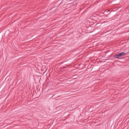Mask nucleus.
Masks as SVG:
<instances>
[{"instance_id": "f257e3e1", "label": "nucleus", "mask_w": 129, "mask_h": 129, "mask_svg": "<svg viewBox=\"0 0 129 129\" xmlns=\"http://www.w3.org/2000/svg\"><path fill=\"white\" fill-rule=\"evenodd\" d=\"M124 55H125V53L121 52L115 55V58H116V59H118V58H119V57H122V56H124Z\"/></svg>"}]
</instances>
